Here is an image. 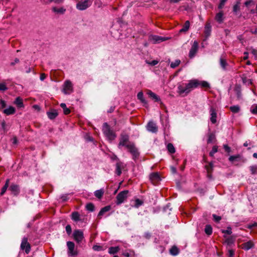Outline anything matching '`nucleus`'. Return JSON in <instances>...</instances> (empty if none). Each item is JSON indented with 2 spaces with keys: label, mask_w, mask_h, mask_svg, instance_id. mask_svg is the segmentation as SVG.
<instances>
[{
  "label": "nucleus",
  "mask_w": 257,
  "mask_h": 257,
  "mask_svg": "<svg viewBox=\"0 0 257 257\" xmlns=\"http://www.w3.org/2000/svg\"><path fill=\"white\" fill-rule=\"evenodd\" d=\"M122 147H125L132 154L134 160L139 157V152L138 149L135 146L134 143L128 141V137L126 135L121 136L120 139L118 148H121Z\"/></svg>",
  "instance_id": "1"
},
{
  "label": "nucleus",
  "mask_w": 257,
  "mask_h": 257,
  "mask_svg": "<svg viewBox=\"0 0 257 257\" xmlns=\"http://www.w3.org/2000/svg\"><path fill=\"white\" fill-rule=\"evenodd\" d=\"M199 85V81L198 80L192 79L190 80L188 83L179 85L178 86V92L180 94H187Z\"/></svg>",
  "instance_id": "2"
},
{
  "label": "nucleus",
  "mask_w": 257,
  "mask_h": 257,
  "mask_svg": "<svg viewBox=\"0 0 257 257\" xmlns=\"http://www.w3.org/2000/svg\"><path fill=\"white\" fill-rule=\"evenodd\" d=\"M102 132L105 137L109 141H112L116 138V135L111 130L107 123L105 122L102 126Z\"/></svg>",
  "instance_id": "3"
},
{
  "label": "nucleus",
  "mask_w": 257,
  "mask_h": 257,
  "mask_svg": "<svg viewBox=\"0 0 257 257\" xmlns=\"http://www.w3.org/2000/svg\"><path fill=\"white\" fill-rule=\"evenodd\" d=\"M91 4V0H81L76 4V8L78 10L83 11L89 8Z\"/></svg>",
  "instance_id": "4"
},
{
  "label": "nucleus",
  "mask_w": 257,
  "mask_h": 257,
  "mask_svg": "<svg viewBox=\"0 0 257 257\" xmlns=\"http://www.w3.org/2000/svg\"><path fill=\"white\" fill-rule=\"evenodd\" d=\"M128 193V191L124 190L121 191L117 194L116 201L117 205H119L124 202V200L127 198Z\"/></svg>",
  "instance_id": "5"
},
{
  "label": "nucleus",
  "mask_w": 257,
  "mask_h": 257,
  "mask_svg": "<svg viewBox=\"0 0 257 257\" xmlns=\"http://www.w3.org/2000/svg\"><path fill=\"white\" fill-rule=\"evenodd\" d=\"M169 37H162L157 35H150L149 40L153 43H160L162 42L165 41L169 40Z\"/></svg>",
  "instance_id": "6"
},
{
  "label": "nucleus",
  "mask_w": 257,
  "mask_h": 257,
  "mask_svg": "<svg viewBox=\"0 0 257 257\" xmlns=\"http://www.w3.org/2000/svg\"><path fill=\"white\" fill-rule=\"evenodd\" d=\"M73 91V86L69 80L66 81L63 84V92L66 94H69Z\"/></svg>",
  "instance_id": "7"
},
{
  "label": "nucleus",
  "mask_w": 257,
  "mask_h": 257,
  "mask_svg": "<svg viewBox=\"0 0 257 257\" xmlns=\"http://www.w3.org/2000/svg\"><path fill=\"white\" fill-rule=\"evenodd\" d=\"M21 248L22 250H25L26 253H29L31 250L30 244L28 242V239L26 237H24L22 239L21 244Z\"/></svg>",
  "instance_id": "8"
},
{
  "label": "nucleus",
  "mask_w": 257,
  "mask_h": 257,
  "mask_svg": "<svg viewBox=\"0 0 257 257\" xmlns=\"http://www.w3.org/2000/svg\"><path fill=\"white\" fill-rule=\"evenodd\" d=\"M73 236L75 240L78 243L81 242L84 237L82 231L79 229L74 231Z\"/></svg>",
  "instance_id": "9"
},
{
  "label": "nucleus",
  "mask_w": 257,
  "mask_h": 257,
  "mask_svg": "<svg viewBox=\"0 0 257 257\" xmlns=\"http://www.w3.org/2000/svg\"><path fill=\"white\" fill-rule=\"evenodd\" d=\"M147 129L149 132L153 133H156L158 131V127L156 123L153 121H150L148 122L147 125Z\"/></svg>",
  "instance_id": "10"
},
{
  "label": "nucleus",
  "mask_w": 257,
  "mask_h": 257,
  "mask_svg": "<svg viewBox=\"0 0 257 257\" xmlns=\"http://www.w3.org/2000/svg\"><path fill=\"white\" fill-rule=\"evenodd\" d=\"M219 64L222 70L227 71L229 69L230 67L226 60L223 57L221 56L219 59Z\"/></svg>",
  "instance_id": "11"
},
{
  "label": "nucleus",
  "mask_w": 257,
  "mask_h": 257,
  "mask_svg": "<svg viewBox=\"0 0 257 257\" xmlns=\"http://www.w3.org/2000/svg\"><path fill=\"white\" fill-rule=\"evenodd\" d=\"M198 48V43L197 41H194L191 48L189 52V57L190 58H193L195 55L196 52H197Z\"/></svg>",
  "instance_id": "12"
},
{
  "label": "nucleus",
  "mask_w": 257,
  "mask_h": 257,
  "mask_svg": "<svg viewBox=\"0 0 257 257\" xmlns=\"http://www.w3.org/2000/svg\"><path fill=\"white\" fill-rule=\"evenodd\" d=\"M210 115V121L212 123H215L216 122L217 118V111L213 107H211L209 110Z\"/></svg>",
  "instance_id": "13"
},
{
  "label": "nucleus",
  "mask_w": 257,
  "mask_h": 257,
  "mask_svg": "<svg viewBox=\"0 0 257 257\" xmlns=\"http://www.w3.org/2000/svg\"><path fill=\"white\" fill-rule=\"evenodd\" d=\"M67 245L68 248V253L69 255L73 256L76 254V252L74 251V243L72 241H68L67 242Z\"/></svg>",
  "instance_id": "14"
},
{
  "label": "nucleus",
  "mask_w": 257,
  "mask_h": 257,
  "mask_svg": "<svg viewBox=\"0 0 257 257\" xmlns=\"http://www.w3.org/2000/svg\"><path fill=\"white\" fill-rule=\"evenodd\" d=\"M150 179L153 184H155L160 181V177L158 173H153L150 176Z\"/></svg>",
  "instance_id": "15"
},
{
  "label": "nucleus",
  "mask_w": 257,
  "mask_h": 257,
  "mask_svg": "<svg viewBox=\"0 0 257 257\" xmlns=\"http://www.w3.org/2000/svg\"><path fill=\"white\" fill-rule=\"evenodd\" d=\"M124 165L123 163L121 162H118L116 164V174L119 176L121 174V169L123 168Z\"/></svg>",
  "instance_id": "16"
},
{
  "label": "nucleus",
  "mask_w": 257,
  "mask_h": 257,
  "mask_svg": "<svg viewBox=\"0 0 257 257\" xmlns=\"http://www.w3.org/2000/svg\"><path fill=\"white\" fill-rule=\"evenodd\" d=\"M10 190L12 193L15 195H17L20 192V188L18 185L16 184H12L10 188Z\"/></svg>",
  "instance_id": "17"
},
{
  "label": "nucleus",
  "mask_w": 257,
  "mask_h": 257,
  "mask_svg": "<svg viewBox=\"0 0 257 257\" xmlns=\"http://www.w3.org/2000/svg\"><path fill=\"white\" fill-rule=\"evenodd\" d=\"M224 14L222 11H220L217 13L215 19L219 23H222L224 20Z\"/></svg>",
  "instance_id": "18"
},
{
  "label": "nucleus",
  "mask_w": 257,
  "mask_h": 257,
  "mask_svg": "<svg viewBox=\"0 0 257 257\" xmlns=\"http://www.w3.org/2000/svg\"><path fill=\"white\" fill-rule=\"evenodd\" d=\"M52 10L54 13L57 14H63L66 11V9L64 8H57L56 7H53Z\"/></svg>",
  "instance_id": "19"
},
{
  "label": "nucleus",
  "mask_w": 257,
  "mask_h": 257,
  "mask_svg": "<svg viewBox=\"0 0 257 257\" xmlns=\"http://www.w3.org/2000/svg\"><path fill=\"white\" fill-rule=\"evenodd\" d=\"M204 33L206 38H208L211 34V26L210 23H207L206 24L204 28Z\"/></svg>",
  "instance_id": "20"
},
{
  "label": "nucleus",
  "mask_w": 257,
  "mask_h": 257,
  "mask_svg": "<svg viewBox=\"0 0 257 257\" xmlns=\"http://www.w3.org/2000/svg\"><path fill=\"white\" fill-rule=\"evenodd\" d=\"M71 219L75 222L81 221L80 214L77 212H74L71 214Z\"/></svg>",
  "instance_id": "21"
},
{
  "label": "nucleus",
  "mask_w": 257,
  "mask_h": 257,
  "mask_svg": "<svg viewBox=\"0 0 257 257\" xmlns=\"http://www.w3.org/2000/svg\"><path fill=\"white\" fill-rule=\"evenodd\" d=\"M14 103L19 108H22V107H24V106L23 102V100L20 97H18L16 98V99L14 101Z\"/></svg>",
  "instance_id": "22"
},
{
  "label": "nucleus",
  "mask_w": 257,
  "mask_h": 257,
  "mask_svg": "<svg viewBox=\"0 0 257 257\" xmlns=\"http://www.w3.org/2000/svg\"><path fill=\"white\" fill-rule=\"evenodd\" d=\"M15 108L13 106H9L8 108L4 110V113L7 115H11L15 113Z\"/></svg>",
  "instance_id": "23"
},
{
  "label": "nucleus",
  "mask_w": 257,
  "mask_h": 257,
  "mask_svg": "<svg viewBox=\"0 0 257 257\" xmlns=\"http://www.w3.org/2000/svg\"><path fill=\"white\" fill-rule=\"evenodd\" d=\"M110 208L111 207L110 206H106L102 208L99 211L98 216L101 217L103 215L105 212L109 211L110 210Z\"/></svg>",
  "instance_id": "24"
},
{
  "label": "nucleus",
  "mask_w": 257,
  "mask_h": 257,
  "mask_svg": "<svg viewBox=\"0 0 257 257\" xmlns=\"http://www.w3.org/2000/svg\"><path fill=\"white\" fill-rule=\"evenodd\" d=\"M253 246V243L251 241H247L242 244V248L244 250H248Z\"/></svg>",
  "instance_id": "25"
},
{
  "label": "nucleus",
  "mask_w": 257,
  "mask_h": 257,
  "mask_svg": "<svg viewBox=\"0 0 257 257\" xmlns=\"http://www.w3.org/2000/svg\"><path fill=\"white\" fill-rule=\"evenodd\" d=\"M137 97L138 99H139L141 101V102L144 104V105L147 104L146 100L144 98V95L142 92L141 91L138 93Z\"/></svg>",
  "instance_id": "26"
},
{
  "label": "nucleus",
  "mask_w": 257,
  "mask_h": 257,
  "mask_svg": "<svg viewBox=\"0 0 257 257\" xmlns=\"http://www.w3.org/2000/svg\"><path fill=\"white\" fill-rule=\"evenodd\" d=\"M47 115H48V117L50 119H53L55 118L58 115V113H57V111L54 110H52L50 112H48Z\"/></svg>",
  "instance_id": "27"
},
{
  "label": "nucleus",
  "mask_w": 257,
  "mask_h": 257,
  "mask_svg": "<svg viewBox=\"0 0 257 257\" xmlns=\"http://www.w3.org/2000/svg\"><path fill=\"white\" fill-rule=\"evenodd\" d=\"M9 181H10L9 179H7V180L5 185L2 188V191H1V192L0 193V195L1 196L3 195L5 193V192H6V191H7L8 187H9Z\"/></svg>",
  "instance_id": "28"
},
{
  "label": "nucleus",
  "mask_w": 257,
  "mask_h": 257,
  "mask_svg": "<svg viewBox=\"0 0 257 257\" xmlns=\"http://www.w3.org/2000/svg\"><path fill=\"white\" fill-rule=\"evenodd\" d=\"M119 250L118 246L110 247L108 249V253L110 254H115Z\"/></svg>",
  "instance_id": "29"
},
{
  "label": "nucleus",
  "mask_w": 257,
  "mask_h": 257,
  "mask_svg": "<svg viewBox=\"0 0 257 257\" xmlns=\"http://www.w3.org/2000/svg\"><path fill=\"white\" fill-rule=\"evenodd\" d=\"M104 191L103 189L97 190L94 192V195L98 198L100 199L102 197Z\"/></svg>",
  "instance_id": "30"
},
{
  "label": "nucleus",
  "mask_w": 257,
  "mask_h": 257,
  "mask_svg": "<svg viewBox=\"0 0 257 257\" xmlns=\"http://www.w3.org/2000/svg\"><path fill=\"white\" fill-rule=\"evenodd\" d=\"M170 252L173 255H176L179 253L178 248L176 246H173L170 249Z\"/></svg>",
  "instance_id": "31"
},
{
  "label": "nucleus",
  "mask_w": 257,
  "mask_h": 257,
  "mask_svg": "<svg viewBox=\"0 0 257 257\" xmlns=\"http://www.w3.org/2000/svg\"><path fill=\"white\" fill-rule=\"evenodd\" d=\"M230 110L233 113H237L240 110V107L238 105H233L230 107Z\"/></svg>",
  "instance_id": "32"
},
{
  "label": "nucleus",
  "mask_w": 257,
  "mask_h": 257,
  "mask_svg": "<svg viewBox=\"0 0 257 257\" xmlns=\"http://www.w3.org/2000/svg\"><path fill=\"white\" fill-rule=\"evenodd\" d=\"M148 94L151 97H152L153 99H155L156 101H158L160 100L159 97L154 92L152 91L149 90L148 92Z\"/></svg>",
  "instance_id": "33"
},
{
  "label": "nucleus",
  "mask_w": 257,
  "mask_h": 257,
  "mask_svg": "<svg viewBox=\"0 0 257 257\" xmlns=\"http://www.w3.org/2000/svg\"><path fill=\"white\" fill-rule=\"evenodd\" d=\"M234 239L232 237H229L226 238L225 243L226 244L230 246L234 243Z\"/></svg>",
  "instance_id": "34"
},
{
  "label": "nucleus",
  "mask_w": 257,
  "mask_h": 257,
  "mask_svg": "<svg viewBox=\"0 0 257 257\" xmlns=\"http://www.w3.org/2000/svg\"><path fill=\"white\" fill-rule=\"evenodd\" d=\"M240 157L241 156L239 155L236 156H231L229 158V160L231 162H234L235 161H238L240 159Z\"/></svg>",
  "instance_id": "35"
},
{
  "label": "nucleus",
  "mask_w": 257,
  "mask_h": 257,
  "mask_svg": "<svg viewBox=\"0 0 257 257\" xmlns=\"http://www.w3.org/2000/svg\"><path fill=\"white\" fill-rule=\"evenodd\" d=\"M190 23L188 21H186L183 26V27L180 30V32H186L187 31L189 28Z\"/></svg>",
  "instance_id": "36"
},
{
  "label": "nucleus",
  "mask_w": 257,
  "mask_h": 257,
  "mask_svg": "<svg viewBox=\"0 0 257 257\" xmlns=\"http://www.w3.org/2000/svg\"><path fill=\"white\" fill-rule=\"evenodd\" d=\"M205 232L207 235H210L212 232V228L210 225H206L205 227Z\"/></svg>",
  "instance_id": "37"
},
{
  "label": "nucleus",
  "mask_w": 257,
  "mask_h": 257,
  "mask_svg": "<svg viewBox=\"0 0 257 257\" xmlns=\"http://www.w3.org/2000/svg\"><path fill=\"white\" fill-rule=\"evenodd\" d=\"M167 149L168 151L171 154L174 153L175 152V148L173 146V145L171 143L168 144Z\"/></svg>",
  "instance_id": "38"
},
{
  "label": "nucleus",
  "mask_w": 257,
  "mask_h": 257,
  "mask_svg": "<svg viewBox=\"0 0 257 257\" xmlns=\"http://www.w3.org/2000/svg\"><path fill=\"white\" fill-rule=\"evenodd\" d=\"M60 106L63 109L64 113L65 114H68L70 113V111L69 109L66 107V104L62 103L60 104Z\"/></svg>",
  "instance_id": "39"
},
{
  "label": "nucleus",
  "mask_w": 257,
  "mask_h": 257,
  "mask_svg": "<svg viewBox=\"0 0 257 257\" xmlns=\"http://www.w3.org/2000/svg\"><path fill=\"white\" fill-rule=\"evenodd\" d=\"M221 232L224 234L230 235L232 233V229L230 226H228L226 229H222Z\"/></svg>",
  "instance_id": "40"
},
{
  "label": "nucleus",
  "mask_w": 257,
  "mask_h": 257,
  "mask_svg": "<svg viewBox=\"0 0 257 257\" xmlns=\"http://www.w3.org/2000/svg\"><path fill=\"white\" fill-rule=\"evenodd\" d=\"M180 63V61L179 60H176L174 62H172L170 66L172 68H175L176 67H177L179 64Z\"/></svg>",
  "instance_id": "41"
},
{
  "label": "nucleus",
  "mask_w": 257,
  "mask_h": 257,
  "mask_svg": "<svg viewBox=\"0 0 257 257\" xmlns=\"http://www.w3.org/2000/svg\"><path fill=\"white\" fill-rule=\"evenodd\" d=\"M199 85H201L202 87H209V84L205 81H199Z\"/></svg>",
  "instance_id": "42"
},
{
  "label": "nucleus",
  "mask_w": 257,
  "mask_h": 257,
  "mask_svg": "<svg viewBox=\"0 0 257 257\" xmlns=\"http://www.w3.org/2000/svg\"><path fill=\"white\" fill-rule=\"evenodd\" d=\"M250 111L253 114H257V104H253L251 106Z\"/></svg>",
  "instance_id": "43"
},
{
  "label": "nucleus",
  "mask_w": 257,
  "mask_h": 257,
  "mask_svg": "<svg viewBox=\"0 0 257 257\" xmlns=\"http://www.w3.org/2000/svg\"><path fill=\"white\" fill-rule=\"evenodd\" d=\"M143 202L142 201L139 199H137L135 200V207L136 208H138L139 206L143 204Z\"/></svg>",
  "instance_id": "44"
},
{
  "label": "nucleus",
  "mask_w": 257,
  "mask_h": 257,
  "mask_svg": "<svg viewBox=\"0 0 257 257\" xmlns=\"http://www.w3.org/2000/svg\"><path fill=\"white\" fill-rule=\"evenodd\" d=\"M250 170L252 174H256L257 173V166H250Z\"/></svg>",
  "instance_id": "45"
},
{
  "label": "nucleus",
  "mask_w": 257,
  "mask_h": 257,
  "mask_svg": "<svg viewBox=\"0 0 257 257\" xmlns=\"http://www.w3.org/2000/svg\"><path fill=\"white\" fill-rule=\"evenodd\" d=\"M86 208L87 210L90 211H93L94 210V206L91 203H89L86 205Z\"/></svg>",
  "instance_id": "46"
},
{
  "label": "nucleus",
  "mask_w": 257,
  "mask_h": 257,
  "mask_svg": "<svg viewBox=\"0 0 257 257\" xmlns=\"http://www.w3.org/2000/svg\"><path fill=\"white\" fill-rule=\"evenodd\" d=\"M215 139V136L213 134H211L209 135L208 139L207 140L208 143H211L214 139Z\"/></svg>",
  "instance_id": "47"
},
{
  "label": "nucleus",
  "mask_w": 257,
  "mask_h": 257,
  "mask_svg": "<svg viewBox=\"0 0 257 257\" xmlns=\"http://www.w3.org/2000/svg\"><path fill=\"white\" fill-rule=\"evenodd\" d=\"M226 1L227 0H220V4L218 5V9H222L223 8Z\"/></svg>",
  "instance_id": "48"
},
{
  "label": "nucleus",
  "mask_w": 257,
  "mask_h": 257,
  "mask_svg": "<svg viewBox=\"0 0 257 257\" xmlns=\"http://www.w3.org/2000/svg\"><path fill=\"white\" fill-rule=\"evenodd\" d=\"M217 152V147L216 146H214L209 154L211 156H213L214 154Z\"/></svg>",
  "instance_id": "49"
},
{
  "label": "nucleus",
  "mask_w": 257,
  "mask_h": 257,
  "mask_svg": "<svg viewBox=\"0 0 257 257\" xmlns=\"http://www.w3.org/2000/svg\"><path fill=\"white\" fill-rule=\"evenodd\" d=\"M8 89L5 83H0V91H5Z\"/></svg>",
  "instance_id": "50"
},
{
  "label": "nucleus",
  "mask_w": 257,
  "mask_h": 257,
  "mask_svg": "<svg viewBox=\"0 0 257 257\" xmlns=\"http://www.w3.org/2000/svg\"><path fill=\"white\" fill-rule=\"evenodd\" d=\"M234 254V251L231 249H228V257H233Z\"/></svg>",
  "instance_id": "51"
},
{
  "label": "nucleus",
  "mask_w": 257,
  "mask_h": 257,
  "mask_svg": "<svg viewBox=\"0 0 257 257\" xmlns=\"http://www.w3.org/2000/svg\"><path fill=\"white\" fill-rule=\"evenodd\" d=\"M93 249L96 251H100L102 249V247L99 245H95L93 246Z\"/></svg>",
  "instance_id": "52"
},
{
  "label": "nucleus",
  "mask_w": 257,
  "mask_h": 257,
  "mask_svg": "<svg viewBox=\"0 0 257 257\" xmlns=\"http://www.w3.org/2000/svg\"><path fill=\"white\" fill-rule=\"evenodd\" d=\"M213 217L214 220L216 222H219L221 219L220 216H217L215 214H213Z\"/></svg>",
  "instance_id": "53"
},
{
  "label": "nucleus",
  "mask_w": 257,
  "mask_h": 257,
  "mask_svg": "<svg viewBox=\"0 0 257 257\" xmlns=\"http://www.w3.org/2000/svg\"><path fill=\"white\" fill-rule=\"evenodd\" d=\"M251 53L254 56L255 59H257V50L254 49H251Z\"/></svg>",
  "instance_id": "54"
},
{
  "label": "nucleus",
  "mask_w": 257,
  "mask_h": 257,
  "mask_svg": "<svg viewBox=\"0 0 257 257\" xmlns=\"http://www.w3.org/2000/svg\"><path fill=\"white\" fill-rule=\"evenodd\" d=\"M257 226V223L256 222H254L253 223H250L247 225V228L249 229H252V228L256 227Z\"/></svg>",
  "instance_id": "55"
},
{
  "label": "nucleus",
  "mask_w": 257,
  "mask_h": 257,
  "mask_svg": "<svg viewBox=\"0 0 257 257\" xmlns=\"http://www.w3.org/2000/svg\"><path fill=\"white\" fill-rule=\"evenodd\" d=\"M66 231L68 234H70L71 232V227L70 225H67L66 226Z\"/></svg>",
  "instance_id": "56"
},
{
  "label": "nucleus",
  "mask_w": 257,
  "mask_h": 257,
  "mask_svg": "<svg viewBox=\"0 0 257 257\" xmlns=\"http://www.w3.org/2000/svg\"><path fill=\"white\" fill-rule=\"evenodd\" d=\"M64 0H49V3L54 2L56 4H60L63 2Z\"/></svg>",
  "instance_id": "57"
},
{
  "label": "nucleus",
  "mask_w": 257,
  "mask_h": 257,
  "mask_svg": "<svg viewBox=\"0 0 257 257\" xmlns=\"http://www.w3.org/2000/svg\"><path fill=\"white\" fill-rule=\"evenodd\" d=\"M239 10V6L238 5L236 4L233 6V12H237Z\"/></svg>",
  "instance_id": "58"
},
{
  "label": "nucleus",
  "mask_w": 257,
  "mask_h": 257,
  "mask_svg": "<svg viewBox=\"0 0 257 257\" xmlns=\"http://www.w3.org/2000/svg\"><path fill=\"white\" fill-rule=\"evenodd\" d=\"M223 147L227 152L229 153L230 152V148L227 145H224Z\"/></svg>",
  "instance_id": "59"
},
{
  "label": "nucleus",
  "mask_w": 257,
  "mask_h": 257,
  "mask_svg": "<svg viewBox=\"0 0 257 257\" xmlns=\"http://www.w3.org/2000/svg\"><path fill=\"white\" fill-rule=\"evenodd\" d=\"M0 104L2 108H4L6 105L5 101L2 99L0 100Z\"/></svg>",
  "instance_id": "60"
},
{
  "label": "nucleus",
  "mask_w": 257,
  "mask_h": 257,
  "mask_svg": "<svg viewBox=\"0 0 257 257\" xmlns=\"http://www.w3.org/2000/svg\"><path fill=\"white\" fill-rule=\"evenodd\" d=\"M46 77V75L44 73H42L40 75V79L41 81H43Z\"/></svg>",
  "instance_id": "61"
},
{
  "label": "nucleus",
  "mask_w": 257,
  "mask_h": 257,
  "mask_svg": "<svg viewBox=\"0 0 257 257\" xmlns=\"http://www.w3.org/2000/svg\"><path fill=\"white\" fill-rule=\"evenodd\" d=\"M123 255L125 257H130L132 254L127 251H125L123 253Z\"/></svg>",
  "instance_id": "62"
},
{
  "label": "nucleus",
  "mask_w": 257,
  "mask_h": 257,
  "mask_svg": "<svg viewBox=\"0 0 257 257\" xmlns=\"http://www.w3.org/2000/svg\"><path fill=\"white\" fill-rule=\"evenodd\" d=\"M12 141L13 145H16L18 143L17 139L16 137L13 138Z\"/></svg>",
  "instance_id": "63"
},
{
  "label": "nucleus",
  "mask_w": 257,
  "mask_h": 257,
  "mask_svg": "<svg viewBox=\"0 0 257 257\" xmlns=\"http://www.w3.org/2000/svg\"><path fill=\"white\" fill-rule=\"evenodd\" d=\"M158 63V61L157 60H153L151 62L149 63L152 66H155Z\"/></svg>",
  "instance_id": "64"
}]
</instances>
